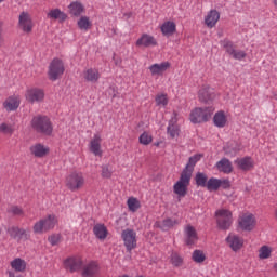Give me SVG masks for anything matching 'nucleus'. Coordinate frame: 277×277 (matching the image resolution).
I'll list each match as a JSON object with an SVG mask.
<instances>
[{
	"instance_id": "1",
	"label": "nucleus",
	"mask_w": 277,
	"mask_h": 277,
	"mask_svg": "<svg viewBox=\"0 0 277 277\" xmlns=\"http://www.w3.org/2000/svg\"><path fill=\"white\" fill-rule=\"evenodd\" d=\"M214 216L216 217V226H219V229L221 230H229L233 226V212L228 209L221 208L216 210L214 213Z\"/></svg>"
},
{
	"instance_id": "2",
	"label": "nucleus",
	"mask_w": 277,
	"mask_h": 277,
	"mask_svg": "<svg viewBox=\"0 0 277 277\" xmlns=\"http://www.w3.org/2000/svg\"><path fill=\"white\" fill-rule=\"evenodd\" d=\"M58 220L54 214L48 215L45 219L40 220L34 226V233L42 235L47 232L54 229Z\"/></svg>"
},
{
	"instance_id": "3",
	"label": "nucleus",
	"mask_w": 277,
	"mask_h": 277,
	"mask_svg": "<svg viewBox=\"0 0 277 277\" xmlns=\"http://www.w3.org/2000/svg\"><path fill=\"white\" fill-rule=\"evenodd\" d=\"M258 225L256 216L253 213L247 212L238 216V229L251 233Z\"/></svg>"
},
{
	"instance_id": "4",
	"label": "nucleus",
	"mask_w": 277,
	"mask_h": 277,
	"mask_svg": "<svg viewBox=\"0 0 277 277\" xmlns=\"http://www.w3.org/2000/svg\"><path fill=\"white\" fill-rule=\"evenodd\" d=\"M31 126L37 132L43 133L45 135H50L53 131L52 122L47 116L34 117Z\"/></svg>"
},
{
	"instance_id": "5",
	"label": "nucleus",
	"mask_w": 277,
	"mask_h": 277,
	"mask_svg": "<svg viewBox=\"0 0 277 277\" xmlns=\"http://www.w3.org/2000/svg\"><path fill=\"white\" fill-rule=\"evenodd\" d=\"M215 108L213 106L200 108L197 107L190 111V122L201 123L209 120V118L214 113Z\"/></svg>"
},
{
	"instance_id": "6",
	"label": "nucleus",
	"mask_w": 277,
	"mask_h": 277,
	"mask_svg": "<svg viewBox=\"0 0 277 277\" xmlns=\"http://www.w3.org/2000/svg\"><path fill=\"white\" fill-rule=\"evenodd\" d=\"M65 72V64L61 58H54L51 61L48 67V77L51 81H56Z\"/></svg>"
},
{
	"instance_id": "7",
	"label": "nucleus",
	"mask_w": 277,
	"mask_h": 277,
	"mask_svg": "<svg viewBox=\"0 0 277 277\" xmlns=\"http://www.w3.org/2000/svg\"><path fill=\"white\" fill-rule=\"evenodd\" d=\"M190 179L189 174H182L181 179L174 184L173 192L179 198H185L187 195Z\"/></svg>"
},
{
	"instance_id": "8",
	"label": "nucleus",
	"mask_w": 277,
	"mask_h": 277,
	"mask_svg": "<svg viewBox=\"0 0 277 277\" xmlns=\"http://www.w3.org/2000/svg\"><path fill=\"white\" fill-rule=\"evenodd\" d=\"M232 184L228 179H215L212 177L208 180V184L206 186V189L208 192H217L219 189H230Z\"/></svg>"
},
{
	"instance_id": "9",
	"label": "nucleus",
	"mask_w": 277,
	"mask_h": 277,
	"mask_svg": "<svg viewBox=\"0 0 277 277\" xmlns=\"http://www.w3.org/2000/svg\"><path fill=\"white\" fill-rule=\"evenodd\" d=\"M121 237L127 248V251L131 252L137 247V236L135 230L129 228L124 229Z\"/></svg>"
},
{
	"instance_id": "10",
	"label": "nucleus",
	"mask_w": 277,
	"mask_h": 277,
	"mask_svg": "<svg viewBox=\"0 0 277 277\" xmlns=\"http://www.w3.org/2000/svg\"><path fill=\"white\" fill-rule=\"evenodd\" d=\"M64 267L71 274L80 272L83 267V260L79 255L67 258L64 261Z\"/></svg>"
},
{
	"instance_id": "11",
	"label": "nucleus",
	"mask_w": 277,
	"mask_h": 277,
	"mask_svg": "<svg viewBox=\"0 0 277 277\" xmlns=\"http://www.w3.org/2000/svg\"><path fill=\"white\" fill-rule=\"evenodd\" d=\"M225 242H227V246L234 252H239L245 246V239L235 233H229L227 238H225Z\"/></svg>"
},
{
	"instance_id": "12",
	"label": "nucleus",
	"mask_w": 277,
	"mask_h": 277,
	"mask_svg": "<svg viewBox=\"0 0 277 277\" xmlns=\"http://www.w3.org/2000/svg\"><path fill=\"white\" fill-rule=\"evenodd\" d=\"M84 185V177L79 174H70L66 179V186L70 192H78Z\"/></svg>"
},
{
	"instance_id": "13",
	"label": "nucleus",
	"mask_w": 277,
	"mask_h": 277,
	"mask_svg": "<svg viewBox=\"0 0 277 277\" xmlns=\"http://www.w3.org/2000/svg\"><path fill=\"white\" fill-rule=\"evenodd\" d=\"M45 93L42 89L40 88H30L27 89L25 93L26 100L31 103H41L44 100Z\"/></svg>"
},
{
	"instance_id": "14",
	"label": "nucleus",
	"mask_w": 277,
	"mask_h": 277,
	"mask_svg": "<svg viewBox=\"0 0 277 277\" xmlns=\"http://www.w3.org/2000/svg\"><path fill=\"white\" fill-rule=\"evenodd\" d=\"M100 275V266L97 262L91 261L81 268V276L82 277H98Z\"/></svg>"
},
{
	"instance_id": "15",
	"label": "nucleus",
	"mask_w": 277,
	"mask_h": 277,
	"mask_svg": "<svg viewBox=\"0 0 277 277\" xmlns=\"http://www.w3.org/2000/svg\"><path fill=\"white\" fill-rule=\"evenodd\" d=\"M102 142L103 140L100 133L94 134L90 141L89 148L95 157H103Z\"/></svg>"
},
{
	"instance_id": "16",
	"label": "nucleus",
	"mask_w": 277,
	"mask_h": 277,
	"mask_svg": "<svg viewBox=\"0 0 277 277\" xmlns=\"http://www.w3.org/2000/svg\"><path fill=\"white\" fill-rule=\"evenodd\" d=\"M8 234L10 235L11 238L17 241H27L29 239V234L27 233L26 229L19 228L17 226H12L8 229Z\"/></svg>"
},
{
	"instance_id": "17",
	"label": "nucleus",
	"mask_w": 277,
	"mask_h": 277,
	"mask_svg": "<svg viewBox=\"0 0 277 277\" xmlns=\"http://www.w3.org/2000/svg\"><path fill=\"white\" fill-rule=\"evenodd\" d=\"M185 242L186 246H194L198 242V233L192 225L185 227Z\"/></svg>"
},
{
	"instance_id": "18",
	"label": "nucleus",
	"mask_w": 277,
	"mask_h": 277,
	"mask_svg": "<svg viewBox=\"0 0 277 277\" xmlns=\"http://www.w3.org/2000/svg\"><path fill=\"white\" fill-rule=\"evenodd\" d=\"M158 44L156 38L148 34H143L141 38L136 41V47L138 48H151Z\"/></svg>"
},
{
	"instance_id": "19",
	"label": "nucleus",
	"mask_w": 277,
	"mask_h": 277,
	"mask_svg": "<svg viewBox=\"0 0 277 277\" xmlns=\"http://www.w3.org/2000/svg\"><path fill=\"white\" fill-rule=\"evenodd\" d=\"M82 77L87 82L96 83L101 79V72L96 68H87L83 70Z\"/></svg>"
},
{
	"instance_id": "20",
	"label": "nucleus",
	"mask_w": 277,
	"mask_h": 277,
	"mask_svg": "<svg viewBox=\"0 0 277 277\" xmlns=\"http://www.w3.org/2000/svg\"><path fill=\"white\" fill-rule=\"evenodd\" d=\"M221 14L216 10H210L206 17H203V23L208 28H213L216 26L217 22L220 21Z\"/></svg>"
},
{
	"instance_id": "21",
	"label": "nucleus",
	"mask_w": 277,
	"mask_h": 277,
	"mask_svg": "<svg viewBox=\"0 0 277 277\" xmlns=\"http://www.w3.org/2000/svg\"><path fill=\"white\" fill-rule=\"evenodd\" d=\"M19 27L27 34L32 30L34 24L30 15L27 12H23L19 15Z\"/></svg>"
},
{
	"instance_id": "22",
	"label": "nucleus",
	"mask_w": 277,
	"mask_h": 277,
	"mask_svg": "<svg viewBox=\"0 0 277 277\" xmlns=\"http://www.w3.org/2000/svg\"><path fill=\"white\" fill-rule=\"evenodd\" d=\"M170 67L171 64L169 62H162L160 64H153L149 67V70L151 72V76L159 77L162 76Z\"/></svg>"
},
{
	"instance_id": "23",
	"label": "nucleus",
	"mask_w": 277,
	"mask_h": 277,
	"mask_svg": "<svg viewBox=\"0 0 277 277\" xmlns=\"http://www.w3.org/2000/svg\"><path fill=\"white\" fill-rule=\"evenodd\" d=\"M49 147L42 145V144H35L30 147V153L34 155V157H38L41 159L42 157H45L49 153Z\"/></svg>"
},
{
	"instance_id": "24",
	"label": "nucleus",
	"mask_w": 277,
	"mask_h": 277,
	"mask_svg": "<svg viewBox=\"0 0 277 277\" xmlns=\"http://www.w3.org/2000/svg\"><path fill=\"white\" fill-rule=\"evenodd\" d=\"M69 13L72 16L79 17L85 12L84 5L79 1H74L68 6Z\"/></svg>"
},
{
	"instance_id": "25",
	"label": "nucleus",
	"mask_w": 277,
	"mask_h": 277,
	"mask_svg": "<svg viewBox=\"0 0 277 277\" xmlns=\"http://www.w3.org/2000/svg\"><path fill=\"white\" fill-rule=\"evenodd\" d=\"M200 159H202L201 154H195V156H190V158H188V163H186V168L184 169L183 174H193L194 168L196 163L200 161Z\"/></svg>"
},
{
	"instance_id": "26",
	"label": "nucleus",
	"mask_w": 277,
	"mask_h": 277,
	"mask_svg": "<svg viewBox=\"0 0 277 277\" xmlns=\"http://www.w3.org/2000/svg\"><path fill=\"white\" fill-rule=\"evenodd\" d=\"M19 104V97L14 95L5 100V102L3 103V107L6 109V111H14L18 108Z\"/></svg>"
},
{
	"instance_id": "27",
	"label": "nucleus",
	"mask_w": 277,
	"mask_h": 277,
	"mask_svg": "<svg viewBox=\"0 0 277 277\" xmlns=\"http://www.w3.org/2000/svg\"><path fill=\"white\" fill-rule=\"evenodd\" d=\"M213 121L214 126L219 128H224L228 122V117L224 110H219L216 111V114H214Z\"/></svg>"
},
{
	"instance_id": "28",
	"label": "nucleus",
	"mask_w": 277,
	"mask_h": 277,
	"mask_svg": "<svg viewBox=\"0 0 277 277\" xmlns=\"http://www.w3.org/2000/svg\"><path fill=\"white\" fill-rule=\"evenodd\" d=\"M198 95H199V101L201 102H209L214 97L213 91L209 85H201V89H199Z\"/></svg>"
},
{
	"instance_id": "29",
	"label": "nucleus",
	"mask_w": 277,
	"mask_h": 277,
	"mask_svg": "<svg viewBox=\"0 0 277 277\" xmlns=\"http://www.w3.org/2000/svg\"><path fill=\"white\" fill-rule=\"evenodd\" d=\"M177 122V115L174 113V116L172 117L169 127H168V134L172 137L175 138L180 135V128L176 124Z\"/></svg>"
},
{
	"instance_id": "30",
	"label": "nucleus",
	"mask_w": 277,
	"mask_h": 277,
	"mask_svg": "<svg viewBox=\"0 0 277 277\" xmlns=\"http://www.w3.org/2000/svg\"><path fill=\"white\" fill-rule=\"evenodd\" d=\"M236 166H238L240 170L247 172V170H251L252 168H254V162L251 157H245L236 159Z\"/></svg>"
},
{
	"instance_id": "31",
	"label": "nucleus",
	"mask_w": 277,
	"mask_h": 277,
	"mask_svg": "<svg viewBox=\"0 0 277 277\" xmlns=\"http://www.w3.org/2000/svg\"><path fill=\"white\" fill-rule=\"evenodd\" d=\"M216 170H220L224 174H230L233 172V164L227 158H223L216 162Z\"/></svg>"
},
{
	"instance_id": "32",
	"label": "nucleus",
	"mask_w": 277,
	"mask_h": 277,
	"mask_svg": "<svg viewBox=\"0 0 277 277\" xmlns=\"http://www.w3.org/2000/svg\"><path fill=\"white\" fill-rule=\"evenodd\" d=\"M10 265L15 273H25L27 268L26 261L21 258H16L13 261H11Z\"/></svg>"
},
{
	"instance_id": "33",
	"label": "nucleus",
	"mask_w": 277,
	"mask_h": 277,
	"mask_svg": "<svg viewBox=\"0 0 277 277\" xmlns=\"http://www.w3.org/2000/svg\"><path fill=\"white\" fill-rule=\"evenodd\" d=\"M94 235L98 240L104 241L108 236V230L104 224H96L93 229Z\"/></svg>"
},
{
	"instance_id": "34",
	"label": "nucleus",
	"mask_w": 277,
	"mask_h": 277,
	"mask_svg": "<svg viewBox=\"0 0 277 277\" xmlns=\"http://www.w3.org/2000/svg\"><path fill=\"white\" fill-rule=\"evenodd\" d=\"M48 18L63 23L67 19V15L60 9H53L48 13Z\"/></svg>"
},
{
	"instance_id": "35",
	"label": "nucleus",
	"mask_w": 277,
	"mask_h": 277,
	"mask_svg": "<svg viewBox=\"0 0 277 277\" xmlns=\"http://www.w3.org/2000/svg\"><path fill=\"white\" fill-rule=\"evenodd\" d=\"M180 222L176 219H167L162 222H159V228L163 232H168L173 227L177 226Z\"/></svg>"
},
{
	"instance_id": "36",
	"label": "nucleus",
	"mask_w": 277,
	"mask_h": 277,
	"mask_svg": "<svg viewBox=\"0 0 277 277\" xmlns=\"http://www.w3.org/2000/svg\"><path fill=\"white\" fill-rule=\"evenodd\" d=\"M161 31L164 36H172L176 31V24L174 22L168 21L162 24Z\"/></svg>"
},
{
	"instance_id": "37",
	"label": "nucleus",
	"mask_w": 277,
	"mask_h": 277,
	"mask_svg": "<svg viewBox=\"0 0 277 277\" xmlns=\"http://www.w3.org/2000/svg\"><path fill=\"white\" fill-rule=\"evenodd\" d=\"M127 205L129 212L131 213H136L142 207L141 201L136 197H130L127 201Z\"/></svg>"
},
{
	"instance_id": "38",
	"label": "nucleus",
	"mask_w": 277,
	"mask_h": 277,
	"mask_svg": "<svg viewBox=\"0 0 277 277\" xmlns=\"http://www.w3.org/2000/svg\"><path fill=\"white\" fill-rule=\"evenodd\" d=\"M170 262L175 268L183 267L184 258L176 251H173L170 258Z\"/></svg>"
},
{
	"instance_id": "39",
	"label": "nucleus",
	"mask_w": 277,
	"mask_h": 277,
	"mask_svg": "<svg viewBox=\"0 0 277 277\" xmlns=\"http://www.w3.org/2000/svg\"><path fill=\"white\" fill-rule=\"evenodd\" d=\"M81 30L88 31L92 27V22L88 16H81L77 23Z\"/></svg>"
},
{
	"instance_id": "40",
	"label": "nucleus",
	"mask_w": 277,
	"mask_h": 277,
	"mask_svg": "<svg viewBox=\"0 0 277 277\" xmlns=\"http://www.w3.org/2000/svg\"><path fill=\"white\" fill-rule=\"evenodd\" d=\"M207 260L206 254L201 250H195L193 251V262L197 264H202Z\"/></svg>"
},
{
	"instance_id": "41",
	"label": "nucleus",
	"mask_w": 277,
	"mask_h": 277,
	"mask_svg": "<svg viewBox=\"0 0 277 277\" xmlns=\"http://www.w3.org/2000/svg\"><path fill=\"white\" fill-rule=\"evenodd\" d=\"M272 255V249L268 246H262L259 250V259L267 260Z\"/></svg>"
},
{
	"instance_id": "42",
	"label": "nucleus",
	"mask_w": 277,
	"mask_h": 277,
	"mask_svg": "<svg viewBox=\"0 0 277 277\" xmlns=\"http://www.w3.org/2000/svg\"><path fill=\"white\" fill-rule=\"evenodd\" d=\"M14 132V127L11 123L2 122L0 124V133L11 135Z\"/></svg>"
},
{
	"instance_id": "43",
	"label": "nucleus",
	"mask_w": 277,
	"mask_h": 277,
	"mask_svg": "<svg viewBox=\"0 0 277 277\" xmlns=\"http://www.w3.org/2000/svg\"><path fill=\"white\" fill-rule=\"evenodd\" d=\"M153 142V135L145 131L141 136H140V143L143 145V146H148L149 144H151Z\"/></svg>"
},
{
	"instance_id": "44",
	"label": "nucleus",
	"mask_w": 277,
	"mask_h": 277,
	"mask_svg": "<svg viewBox=\"0 0 277 277\" xmlns=\"http://www.w3.org/2000/svg\"><path fill=\"white\" fill-rule=\"evenodd\" d=\"M221 44L223 45V48H225V51L227 53H229V55L233 56V54L235 53V50H236L233 42L229 40H223V42H221Z\"/></svg>"
},
{
	"instance_id": "45",
	"label": "nucleus",
	"mask_w": 277,
	"mask_h": 277,
	"mask_svg": "<svg viewBox=\"0 0 277 277\" xmlns=\"http://www.w3.org/2000/svg\"><path fill=\"white\" fill-rule=\"evenodd\" d=\"M156 103L158 106H163L166 107L169 103V98L167 94H158L156 96Z\"/></svg>"
},
{
	"instance_id": "46",
	"label": "nucleus",
	"mask_w": 277,
	"mask_h": 277,
	"mask_svg": "<svg viewBox=\"0 0 277 277\" xmlns=\"http://www.w3.org/2000/svg\"><path fill=\"white\" fill-rule=\"evenodd\" d=\"M195 181L199 187H207L208 185V177L205 174H197Z\"/></svg>"
},
{
	"instance_id": "47",
	"label": "nucleus",
	"mask_w": 277,
	"mask_h": 277,
	"mask_svg": "<svg viewBox=\"0 0 277 277\" xmlns=\"http://www.w3.org/2000/svg\"><path fill=\"white\" fill-rule=\"evenodd\" d=\"M246 56H247V53L241 50H234V54H232V57H234V60H238V61L243 60Z\"/></svg>"
},
{
	"instance_id": "48",
	"label": "nucleus",
	"mask_w": 277,
	"mask_h": 277,
	"mask_svg": "<svg viewBox=\"0 0 277 277\" xmlns=\"http://www.w3.org/2000/svg\"><path fill=\"white\" fill-rule=\"evenodd\" d=\"M9 213H11L15 216H21V215H23V210L21 208H18L17 206H12L9 209Z\"/></svg>"
},
{
	"instance_id": "49",
	"label": "nucleus",
	"mask_w": 277,
	"mask_h": 277,
	"mask_svg": "<svg viewBox=\"0 0 277 277\" xmlns=\"http://www.w3.org/2000/svg\"><path fill=\"white\" fill-rule=\"evenodd\" d=\"M60 241V236L58 235H52L49 237V242L52 245V246H56Z\"/></svg>"
},
{
	"instance_id": "50",
	"label": "nucleus",
	"mask_w": 277,
	"mask_h": 277,
	"mask_svg": "<svg viewBox=\"0 0 277 277\" xmlns=\"http://www.w3.org/2000/svg\"><path fill=\"white\" fill-rule=\"evenodd\" d=\"M4 44V37H3V30L0 24V47Z\"/></svg>"
},
{
	"instance_id": "51",
	"label": "nucleus",
	"mask_w": 277,
	"mask_h": 277,
	"mask_svg": "<svg viewBox=\"0 0 277 277\" xmlns=\"http://www.w3.org/2000/svg\"><path fill=\"white\" fill-rule=\"evenodd\" d=\"M113 170L110 169L109 166H104L103 167V174H110Z\"/></svg>"
},
{
	"instance_id": "52",
	"label": "nucleus",
	"mask_w": 277,
	"mask_h": 277,
	"mask_svg": "<svg viewBox=\"0 0 277 277\" xmlns=\"http://www.w3.org/2000/svg\"><path fill=\"white\" fill-rule=\"evenodd\" d=\"M9 277H22L17 272L15 271H8Z\"/></svg>"
},
{
	"instance_id": "53",
	"label": "nucleus",
	"mask_w": 277,
	"mask_h": 277,
	"mask_svg": "<svg viewBox=\"0 0 277 277\" xmlns=\"http://www.w3.org/2000/svg\"><path fill=\"white\" fill-rule=\"evenodd\" d=\"M273 269L277 274V262L273 264Z\"/></svg>"
},
{
	"instance_id": "54",
	"label": "nucleus",
	"mask_w": 277,
	"mask_h": 277,
	"mask_svg": "<svg viewBox=\"0 0 277 277\" xmlns=\"http://www.w3.org/2000/svg\"><path fill=\"white\" fill-rule=\"evenodd\" d=\"M275 219L277 220V209L275 210Z\"/></svg>"
},
{
	"instance_id": "55",
	"label": "nucleus",
	"mask_w": 277,
	"mask_h": 277,
	"mask_svg": "<svg viewBox=\"0 0 277 277\" xmlns=\"http://www.w3.org/2000/svg\"><path fill=\"white\" fill-rule=\"evenodd\" d=\"M274 1V4L277 6V0H273Z\"/></svg>"
},
{
	"instance_id": "56",
	"label": "nucleus",
	"mask_w": 277,
	"mask_h": 277,
	"mask_svg": "<svg viewBox=\"0 0 277 277\" xmlns=\"http://www.w3.org/2000/svg\"><path fill=\"white\" fill-rule=\"evenodd\" d=\"M5 0H0V3L4 2Z\"/></svg>"
},
{
	"instance_id": "57",
	"label": "nucleus",
	"mask_w": 277,
	"mask_h": 277,
	"mask_svg": "<svg viewBox=\"0 0 277 277\" xmlns=\"http://www.w3.org/2000/svg\"><path fill=\"white\" fill-rule=\"evenodd\" d=\"M156 146H159V143H157Z\"/></svg>"
},
{
	"instance_id": "58",
	"label": "nucleus",
	"mask_w": 277,
	"mask_h": 277,
	"mask_svg": "<svg viewBox=\"0 0 277 277\" xmlns=\"http://www.w3.org/2000/svg\"><path fill=\"white\" fill-rule=\"evenodd\" d=\"M122 277H129V276L124 275V276H122Z\"/></svg>"
},
{
	"instance_id": "59",
	"label": "nucleus",
	"mask_w": 277,
	"mask_h": 277,
	"mask_svg": "<svg viewBox=\"0 0 277 277\" xmlns=\"http://www.w3.org/2000/svg\"><path fill=\"white\" fill-rule=\"evenodd\" d=\"M137 277H144V276H137Z\"/></svg>"
},
{
	"instance_id": "60",
	"label": "nucleus",
	"mask_w": 277,
	"mask_h": 277,
	"mask_svg": "<svg viewBox=\"0 0 277 277\" xmlns=\"http://www.w3.org/2000/svg\"><path fill=\"white\" fill-rule=\"evenodd\" d=\"M276 101H277V97H276Z\"/></svg>"
}]
</instances>
